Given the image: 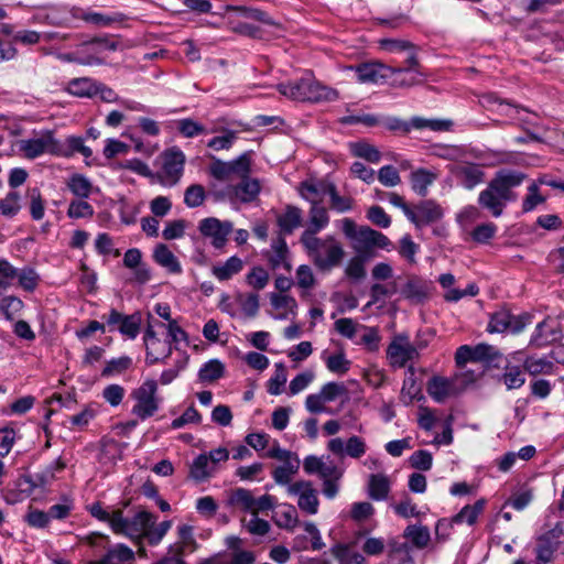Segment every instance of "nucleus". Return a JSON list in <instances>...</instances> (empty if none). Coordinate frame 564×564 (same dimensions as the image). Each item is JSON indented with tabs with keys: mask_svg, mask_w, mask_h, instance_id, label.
Listing matches in <instances>:
<instances>
[{
	"mask_svg": "<svg viewBox=\"0 0 564 564\" xmlns=\"http://www.w3.org/2000/svg\"><path fill=\"white\" fill-rule=\"evenodd\" d=\"M523 368L531 376L553 375L556 367L549 356L531 355L523 360Z\"/></svg>",
	"mask_w": 564,
	"mask_h": 564,
	"instance_id": "7c9ffc66",
	"label": "nucleus"
},
{
	"mask_svg": "<svg viewBox=\"0 0 564 564\" xmlns=\"http://www.w3.org/2000/svg\"><path fill=\"white\" fill-rule=\"evenodd\" d=\"M176 126L178 132L185 138H194L207 132L203 124L191 118L177 120Z\"/></svg>",
	"mask_w": 564,
	"mask_h": 564,
	"instance_id": "bf43d9fd",
	"label": "nucleus"
},
{
	"mask_svg": "<svg viewBox=\"0 0 564 564\" xmlns=\"http://www.w3.org/2000/svg\"><path fill=\"white\" fill-rule=\"evenodd\" d=\"M563 337L561 324L556 321L545 318L535 326L530 339V345L536 348H543L560 341Z\"/></svg>",
	"mask_w": 564,
	"mask_h": 564,
	"instance_id": "6ab92c4d",
	"label": "nucleus"
},
{
	"mask_svg": "<svg viewBox=\"0 0 564 564\" xmlns=\"http://www.w3.org/2000/svg\"><path fill=\"white\" fill-rule=\"evenodd\" d=\"M141 323L142 317L139 312L124 315L118 332L128 339H135L140 333Z\"/></svg>",
	"mask_w": 564,
	"mask_h": 564,
	"instance_id": "de8ad7c7",
	"label": "nucleus"
},
{
	"mask_svg": "<svg viewBox=\"0 0 564 564\" xmlns=\"http://www.w3.org/2000/svg\"><path fill=\"white\" fill-rule=\"evenodd\" d=\"M273 520L279 528L294 529L299 522L297 511L294 506L283 503L274 512Z\"/></svg>",
	"mask_w": 564,
	"mask_h": 564,
	"instance_id": "58836bf2",
	"label": "nucleus"
},
{
	"mask_svg": "<svg viewBox=\"0 0 564 564\" xmlns=\"http://www.w3.org/2000/svg\"><path fill=\"white\" fill-rule=\"evenodd\" d=\"M410 465L419 470L427 471L432 468L433 456L429 451H415L409 458Z\"/></svg>",
	"mask_w": 564,
	"mask_h": 564,
	"instance_id": "338daca9",
	"label": "nucleus"
},
{
	"mask_svg": "<svg viewBox=\"0 0 564 564\" xmlns=\"http://www.w3.org/2000/svg\"><path fill=\"white\" fill-rule=\"evenodd\" d=\"M242 269L243 261L239 257L232 256L224 263L214 265L212 273L218 281H227L238 274Z\"/></svg>",
	"mask_w": 564,
	"mask_h": 564,
	"instance_id": "f704fd0d",
	"label": "nucleus"
},
{
	"mask_svg": "<svg viewBox=\"0 0 564 564\" xmlns=\"http://www.w3.org/2000/svg\"><path fill=\"white\" fill-rule=\"evenodd\" d=\"M183 545L174 543L169 546V554L152 564H186L183 557Z\"/></svg>",
	"mask_w": 564,
	"mask_h": 564,
	"instance_id": "774afa93",
	"label": "nucleus"
},
{
	"mask_svg": "<svg viewBox=\"0 0 564 564\" xmlns=\"http://www.w3.org/2000/svg\"><path fill=\"white\" fill-rule=\"evenodd\" d=\"M253 496L250 490L245 488L235 489L228 499L230 506L237 507L245 512H252L253 510Z\"/></svg>",
	"mask_w": 564,
	"mask_h": 564,
	"instance_id": "09e8293b",
	"label": "nucleus"
},
{
	"mask_svg": "<svg viewBox=\"0 0 564 564\" xmlns=\"http://www.w3.org/2000/svg\"><path fill=\"white\" fill-rule=\"evenodd\" d=\"M453 127V121L448 119H425L413 117L411 119V129H429L432 131H448Z\"/></svg>",
	"mask_w": 564,
	"mask_h": 564,
	"instance_id": "a18cd8bd",
	"label": "nucleus"
},
{
	"mask_svg": "<svg viewBox=\"0 0 564 564\" xmlns=\"http://www.w3.org/2000/svg\"><path fill=\"white\" fill-rule=\"evenodd\" d=\"M20 200V194L10 191L4 198H0V215L9 218L15 216L21 209Z\"/></svg>",
	"mask_w": 564,
	"mask_h": 564,
	"instance_id": "4d7b16f0",
	"label": "nucleus"
},
{
	"mask_svg": "<svg viewBox=\"0 0 564 564\" xmlns=\"http://www.w3.org/2000/svg\"><path fill=\"white\" fill-rule=\"evenodd\" d=\"M350 150L355 156L365 159L370 163H378L381 160L379 150L365 141L351 143Z\"/></svg>",
	"mask_w": 564,
	"mask_h": 564,
	"instance_id": "8fccbe9b",
	"label": "nucleus"
},
{
	"mask_svg": "<svg viewBox=\"0 0 564 564\" xmlns=\"http://www.w3.org/2000/svg\"><path fill=\"white\" fill-rule=\"evenodd\" d=\"M303 212L294 205H286L284 210L276 217L280 235H291L302 226Z\"/></svg>",
	"mask_w": 564,
	"mask_h": 564,
	"instance_id": "393cba45",
	"label": "nucleus"
},
{
	"mask_svg": "<svg viewBox=\"0 0 564 564\" xmlns=\"http://www.w3.org/2000/svg\"><path fill=\"white\" fill-rule=\"evenodd\" d=\"M237 132L234 130H225V134L212 138L207 142V147L215 150H229L237 140Z\"/></svg>",
	"mask_w": 564,
	"mask_h": 564,
	"instance_id": "69168bd1",
	"label": "nucleus"
},
{
	"mask_svg": "<svg viewBox=\"0 0 564 564\" xmlns=\"http://www.w3.org/2000/svg\"><path fill=\"white\" fill-rule=\"evenodd\" d=\"M364 252L360 251L357 256L352 257L346 267V275L351 280L359 281L366 276L365 263L368 257Z\"/></svg>",
	"mask_w": 564,
	"mask_h": 564,
	"instance_id": "5fc2aeb1",
	"label": "nucleus"
},
{
	"mask_svg": "<svg viewBox=\"0 0 564 564\" xmlns=\"http://www.w3.org/2000/svg\"><path fill=\"white\" fill-rule=\"evenodd\" d=\"M485 506V499H479L474 505H467L452 518V522L455 524L467 523L468 525H474L478 517L482 513Z\"/></svg>",
	"mask_w": 564,
	"mask_h": 564,
	"instance_id": "c9c22d12",
	"label": "nucleus"
},
{
	"mask_svg": "<svg viewBox=\"0 0 564 564\" xmlns=\"http://www.w3.org/2000/svg\"><path fill=\"white\" fill-rule=\"evenodd\" d=\"M230 193L241 203L253 202L260 193V184L256 178H242V181L234 186L229 187Z\"/></svg>",
	"mask_w": 564,
	"mask_h": 564,
	"instance_id": "2f4dec72",
	"label": "nucleus"
},
{
	"mask_svg": "<svg viewBox=\"0 0 564 564\" xmlns=\"http://www.w3.org/2000/svg\"><path fill=\"white\" fill-rule=\"evenodd\" d=\"M330 554L337 560L338 564H366L365 556L351 549L349 544L336 543L330 550Z\"/></svg>",
	"mask_w": 564,
	"mask_h": 564,
	"instance_id": "473e14b6",
	"label": "nucleus"
},
{
	"mask_svg": "<svg viewBox=\"0 0 564 564\" xmlns=\"http://www.w3.org/2000/svg\"><path fill=\"white\" fill-rule=\"evenodd\" d=\"M290 496L297 498V506L301 511L307 514H316L318 512L319 500L317 490L313 487V484L308 480H299L292 482L286 488Z\"/></svg>",
	"mask_w": 564,
	"mask_h": 564,
	"instance_id": "4468645a",
	"label": "nucleus"
},
{
	"mask_svg": "<svg viewBox=\"0 0 564 564\" xmlns=\"http://www.w3.org/2000/svg\"><path fill=\"white\" fill-rule=\"evenodd\" d=\"M560 543L561 541H557L556 535L550 531L540 535L536 540L535 546L536 564H546L551 562Z\"/></svg>",
	"mask_w": 564,
	"mask_h": 564,
	"instance_id": "bb28decb",
	"label": "nucleus"
},
{
	"mask_svg": "<svg viewBox=\"0 0 564 564\" xmlns=\"http://www.w3.org/2000/svg\"><path fill=\"white\" fill-rule=\"evenodd\" d=\"M153 260L170 273H182V265L175 254L164 243H159L153 250Z\"/></svg>",
	"mask_w": 564,
	"mask_h": 564,
	"instance_id": "c85d7f7f",
	"label": "nucleus"
},
{
	"mask_svg": "<svg viewBox=\"0 0 564 564\" xmlns=\"http://www.w3.org/2000/svg\"><path fill=\"white\" fill-rule=\"evenodd\" d=\"M224 373L225 365L218 359H210L200 367L198 379L202 382H214L220 379Z\"/></svg>",
	"mask_w": 564,
	"mask_h": 564,
	"instance_id": "c03bdc74",
	"label": "nucleus"
},
{
	"mask_svg": "<svg viewBox=\"0 0 564 564\" xmlns=\"http://www.w3.org/2000/svg\"><path fill=\"white\" fill-rule=\"evenodd\" d=\"M430 292V283L417 275H411L402 286L400 294L412 303L424 302Z\"/></svg>",
	"mask_w": 564,
	"mask_h": 564,
	"instance_id": "b1692460",
	"label": "nucleus"
},
{
	"mask_svg": "<svg viewBox=\"0 0 564 564\" xmlns=\"http://www.w3.org/2000/svg\"><path fill=\"white\" fill-rule=\"evenodd\" d=\"M300 464L301 463L299 457L295 456L291 460L284 462L283 465L278 466L272 471L274 481L279 485H292L291 480L293 476L299 471Z\"/></svg>",
	"mask_w": 564,
	"mask_h": 564,
	"instance_id": "ea45409f",
	"label": "nucleus"
},
{
	"mask_svg": "<svg viewBox=\"0 0 564 564\" xmlns=\"http://www.w3.org/2000/svg\"><path fill=\"white\" fill-rule=\"evenodd\" d=\"M546 196L540 193V188L538 187L536 182H532L528 187V194L522 203V210L524 213L532 212L539 205L545 203Z\"/></svg>",
	"mask_w": 564,
	"mask_h": 564,
	"instance_id": "13d9d810",
	"label": "nucleus"
},
{
	"mask_svg": "<svg viewBox=\"0 0 564 564\" xmlns=\"http://www.w3.org/2000/svg\"><path fill=\"white\" fill-rule=\"evenodd\" d=\"M380 43V46L381 48L390 52V53H400V52H404V51H408L409 52V56L406 58V64L409 65V67L404 68L405 73H411L413 72L414 75H411V78L409 80H404L403 83H405L406 85H414L417 83V79H416V76L420 75V72L415 69V67L417 66V58H416V53H415V46L409 42V41H405V40H400V39H382L379 41Z\"/></svg>",
	"mask_w": 564,
	"mask_h": 564,
	"instance_id": "a211bd4d",
	"label": "nucleus"
},
{
	"mask_svg": "<svg viewBox=\"0 0 564 564\" xmlns=\"http://www.w3.org/2000/svg\"><path fill=\"white\" fill-rule=\"evenodd\" d=\"M129 501L120 507L106 509L99 501L88 506L90 516L98 521L108 523L116 535L124 536L132 543L147 540L150 546L159 545L172 528V521L164 520L156 524V517L140 508L128 509Z\"/></svg>",
	"mask_w": 564,
	"mask_h": 564,
	"instance_id": "f257e3e1",
	"label": "nucleus"
},
{
	"mask_svg": "<svg viewBox=\"0 0 564 564\" xmlns=\"http://www.w3.org/2000/svg\"><path fill=\"white\" fill-rule=\"evenodd\" d=\"M237 302L247 317H254L259 312V295L257 293L238 294Z\"/></svg>",
	"mask_w": 564,
	"mask_h": 564,
	"instance_id": "052dcab7",
	"label": "nucleus"
},
{
	"mask_svg": "<svg viewBox=\"0 0 564 564\" xmlns=\"http://www.w3.org/2000/svg\"><path fill=\"white\" fill-rule=\"evenodd\" d=\"M419 348H423V346L416 347L411 344L406 334L395 335L387 348L389 364L394 368L405 367L409 361L419 357Z\"/></svg>",
	"mask_w": 564,
	"mask_h": 564,
	"instance_id": "1a4fd4ad",
	"label": "nucleus"
},
{
	"mask_svg": "<svg viewBox=\"0 0 564 564\" xmlns=\"http://www.w3.org/2000/svg\"><path fill=\"white\" fill-rule=\"evenodd\" d=\"M274 375L269 379L267 391L271 395H279L283 392V387L286 383V368L282 362L275 364Z\"/></svg>",
	"mask_w": 564,
	"mask_h": 564,
	"instance_id": "3c124183",
	"label": "nucleus"
},
{
	"mask_svg": "<svg viewBox=\"0 0 564 564\" xmlns=\"http://www.w3.org/2000/svg\"><path fill=\"white\" fill-rule=\"evenodd\" d=\"M270 275L262 267H253L246 276L247 283L256 290H263L269 283Z\"/></svg>",
	"mask_w": 564,
	"mask_h": 564,
	"instance_id": "e2e57ef3",
	"label": "nucleus"
},
{
	"mask_svg": "<svg viewBox=\"0 0 564 564\" xmlns=\"http://www.w3.org/2000/svg\"><path fill=\"white\" fill-rule=\"evenodd\" d=\"M441 207L432 200H425L414 209L411 208V214L408 219L416 227H422L438 220L442 217Z\"/></svg>",
	"mask_w": 564,
	"mask_h": 564,
	"instance_id": "4be33fe9",
	"label": "nucleus"
},
{
	"mask_svg": "<svg viewBox=\"0 0 564 564\" xmlns=\"http://www.w3.org/2000/svg\"><path fill=\"white\" fill-rule=\"evenodd\" d=\"M343 231L347 238L354 241V249L357 252L368 251L371 248L387 249L391 245L390 239L382 232L368 226L357 228L349 218L343 220Z\"/></svg>",
	"mask_w": 564,
	"mask_h": 564,
	"instance_id": "423d86ee",
	"label": "nucleus"
},
{
	"mask_svg": "<svg viewBox=\"0 0 564 564\" xmlns=\"http://www.w3.org/2000/svg\"><path fill=\"white\" fill-rule=\"evenodd\" d=\"M206 198L205 188L199 184L188 186L184 193V204L189 208L200 206Z\"/></svg>",
	"mask_w": 564,
	"mask_h": 564,
	"instance_id": "680f3d73",
	"label": "nucleus"
},
{
	"mask_svg": "<svg viewBox=\"0 0 564 564\" xmlns=\"http://www.w3.org/2000/svg\"><path fill=\"white\" fill-rule=\"evenodd\" d=\"M67 187L77 198H88L93 192V184L83 174H73L67 181Z\"/></svg>",
	"mask_w": 564,
	"mask_h": 564,
	"instance_id": "37998d69",
	"label": "nucleus"
},
{
	"mask_svg": "<svg viewBox=\"0 0 564 564\" xmlns=\"http://www.w3.org/2000/svg\"><path fill=\"white\" fill-rule=\"evenodd\" d=\"M449 172L458 185L469 191L485 182V172L476 163L459 162L452 165Z\"/></svg>",
	"mask_w": 564,
	"mask_h": 564,
	"instance_id": "f3484780",
	"label": "nucleus"
},
{
	"mask_svg": "<svg viewBox=\"0 0 564 564\" xmlns=\"http://www.w3.org/2000/svg\"><path fill=\"white\" fill-rule=\"evenodd\" d=\"M403 538L409 540L416 549H424L431 541V533L427 527L411 524L404 529Z\"/></svg>",
	"mask_w": 564,
	"mask_h": 564,
	"instance_id": "4c0bfd02",
	"label": "nucleus"
},
{
	"mask_svg": "<svg viewBox=\"0 0 564 564\" xmlns=\"http://www.w3.org/2000/svg\"><path fill=\"white\" fill-rule=\"evenodd\" d=\"M349 70H354L357 80L361 84H379L384 82L391 73H402L404 69L391 68L379 62H366L357 65L348 66Z\"/></svg>",
	"mask_w": 564,
	"mask_h": 564,
	"instance_id": "f8f14e48",
	"label": "nucleus"
},
{
	"mask_svg": "<svg viewBox=\"0 0 564 564\" xmlns=\"http://www.w3.org/2000/svg\"><path fill=\"white\" fill-rule=\"evenodd\" d=\"M198 230L203 237L210 239L215 249H223L228 241V236L234 230V225L229 220L207 217L199 221Z\"/></svg>",
	"mask_w": 564,
	"mask_h": 564,
	"instance_id": "9d476101",
	"label": "nucleus"
},
{
	"mask_svg": "<svg viewBox=\"0 0 564 564\" xmlns=\"http://www.w3.org/2000/svg\"><path fill=\"white\" fill-rule=\"evenodd\" d=\"M132 366V359L129 356H121L112 358L107 361L105 368L101 371L102 377H113L123 373Z\"/></svg>",
	"mask_w": 564,
	"mask_h": 564,
	"instance_id": "6e6d98bb",
	"label": "nucleus"
},
{
	"mask_svg": "<svg viewBox=\"0 0 564 564\" xmlns=\"http://www.w3.org/2000/svg\"><path fill=\"white\" fill-rule=\"evenodd\" d=\"M290 251L283 236L279 235L272 240L270 250L267 252V259L273 270L283 268L286 271L291 270L289 260Z\"/></svg>",
	"mask_w": 564,
	"mask_h": 564,
	"instance_id": "5701e85b",
	"label": "nucleus"
},
{
	"mask_svg": "<svg viewBox=\"0 0 564 564\" xmlns=\"http://www.w3.org/2000/svg\"><path fill=\"white\" fill-rule=\"evenodd\" d=\"M500 380L508 390H513L519 389L524 384L525 377L519 366H507Z\"/></svg>",
	"mask_w": 564,
	"mask_h": 564,
	"instance_id": "603ef678",
	"label": "nucleus"
},
{
	"mask_svg": "<svg viewBox=\"0 0 564 564\" xmlns=\"http://www.w3.org/2000/svg\"><path fill=\"white\" fill-rule=\"evenodd\" d=\"M435 176L433 173L420 169L411 174L412 188L421 196H425L427 187L434 182Z\"/></svg>",
	"mask_w": 564,
	"mask_h": 564,
	"instance_id": "864d4df0",
	"label": "nucleus"
},
{
	"mask_svg": "<svg viewBox=\"0 0 564 564\" xmlns=\"http://www.w3.org/2000/svg\"><path fill=\"white\" fill-rule=\"evenodd\" d=\"M307 256L323 271L337 267L344 258V249L334 236L300 238Z\"/></svg>",
	"mask_w": 564,
	"mask_h": 564,
	"instance_id": "20e7f679",
	"label": "nucleus"
},
{
	"mask_svg": "<svg viewBox=\"0 0 564 564\" xmlns=\"http://www.w3.org/2000/svg\"><path fill=\"white\" fill-rule=\"evenodd\" d=\"M97 80L90 77H78L70 79L65 91L79 98H91L97 95Z\"/></svg>",
	"mask_w": 564,
	"mask_h": 564,
	"instance_id": "c756f323",
	"label": "nucleus"
},
{
	"mask_svg": "<svg viewBox=\"0 0 564 564\" xmlns=\"http://www.w3.org/2000/svg\"><path fill=\"white\" fill-rule=\"evenodd\" d=\"M326 447L339 458L347 456L352 459H360L368 449L366 441L358 435H351L346 441L341 437H334L328 441Z\"/></svg>",
	"mask_w": 564,
	"mask_h": 564,
	"instance_id": "2eb2a0df",
	"label": "nucleus"
},
{
	"mask_svg": "<svg viewBox=\"0 0 564 564\" xmlns=\"http://www.w3.org/2000/svg\"><path fill=\"white\" fill-rule=\"evenodd\" d=\"M135 552L124 543L108 545L97 560L98 564H135Z\"/></svg>",
	"mask_w": 564,
	"mask_h": 564,
	"instance_id": "412c9836",
	"label": "nucleus"
},
{
	"mask_svg": "<svg viewBox=\"0 0 564 564\" xmlns=\"http://www.w3.org/2000/svg\"><path fill=\"white\" fill-rule=\"evenodd\" d=\"M185 154L178 148L166 150L162 154V167L158 173L160 183L163 186L172 187L176 185L184 172Z\"/></svg>",
	"mask_w": 564,
	"mask_h": 564,
	"instance_id": "6e6552de",
	"label": "nucleus"
},
{
	"mask_svg": "<svg viewBox=\"0 0 564 564\" xmlns=\"http://www.w3.org/2000/svg\"><path fill=\"white\" fill-rule=\"evenodd\" d=\"M391 489V481L384 474H371L368 478L367 494L376 501L386 500Z\"/></svg>",
	"mask_w": 564,
	"mask_h": 564,
	"instance_id": "cd10ccee",
	"label": "nucleus"
},
{
	"mask_svg": "<svg viewBox=\"0 0 564 564\" xmlns=\"http://www.w3.org/2000/svg\"><path fill=\"white\" fill-rule=\"evenodd\" d=\"M232 175L247 178L251 167V152H245L237 159L229 162Z\"/></svg>",
	"mask_w": 564,
	"mask_h": 564,
	"instance_id": "0e129e2a",
	"label": "nucleus"
},
{
	"mask_svg": "<svg viewBox=\"0 0 564 564\" xmlns=\"http://www.w3.org/2000/svg\"><path fill=\"white\" fill-rule=\"evenodd\" d=\"M77 53L79 55V58L85 61L86 63H80V65L84 66H95V65H102L104 58L100 56V53L94 42V40L84 42L80 45L77 46Z\"/></svg>",
	"mask_w": 564,
	"mask_h": 564,
	"instance_id": "79ce46f5",
	"label": "nucleus"
},
{
	"mask_svg": "<svg viewBox=\"0 0 564 564\" xmlns=\"http://www.w3.org/2000/svg\"><path fill=\"white\" fill-rule=\"evenodd\" d=\"M82 20L87 23L106 28L110 26L115 23H120L126 20V15L121 12H112V13H99V12H88L83 13L80 15Z\"/></svg>",
	"mask_w": 564,
	"mask_h": 564,
	"instance_id": "a19ab883",
	"label": "nucleus"
},
{
	"mask_svg": "<svg viewBox=\"0 0 564 564\" xmlns=\"http://www.w3.org/2000/svg\"><path fill=\"white\" fill-rule=\"evenodd\" d=\"M281 95L295 101L321 102L338 99V91L317 82L312 74L278 85Z\"/></svg>",
	"mask_w": 564,
	"mask_h": 564,
	"instance_id": "7ed1b4c3",
	"label": "nucleus"
},
{
	"mask_svg": "<svg viewBox=\"0 0 564 564\" xmlns=\"http://www.w3.org/2000/svg\"><path fill=\"white\" fill-rule=\"evenodd\" d=\"M476 379L477 375L473 371L457 373L452 378L434 376L429 380L426 390L435 402L443 403L447 399L460 394Z\"/></svg>",
	"mask_w": 564,
	"mask_h": 564,
	"instance_id": "39448f33",
	"label": "nucleus"
},
{
	"mask_svg": "<svg viewBox=\"0 0 564 564\" xmlns=\"http://www.w3.org/2000/svg\"><path fill=\"white\" fill-rule=\"evenodd\" d=\"M529 323L530 317L528 315L514 316L507 310H500L490 316L487 332L494 334L510 330L513 334H519Z\"/></svg>",
	"mask_w": 564,
	"mask_h": 564,
	"instance_id": "ddd939ff",
	"label": "nucleus"
},
{
	"mask_svg": "<svg viewBox=\"0 0 564 564\" xmlns=\"http://www.w3.org/2000/svg\"><path fill=\"white\" fill-rule=\"evenodd\" d=\"M527 178L523 172L502 169L499 170L487 187L478 195V204L488 210L495 218L500 217L509 202L518 198L513 188L520 186Z\"/></svg>",
	"mask_w": 564,
	"mask_h": 564,
	"instance_id": "f03ea898",
	"label": "nucleus"
},
{
	"mask_svg": "<svg viewBox=\"0 0 564 564\" xmlns=\"http://www.w3.org/2000/svg\"><path fill=\"white\" fill-rule=\"evenodd\" d=\"M329 217L325 207L319 203L311 204L310 208V224L308 227L302 232L301 238H308L316 236L319 231L328 226Z\"/></svg>",
	"mask_w": 564,
	"mask_h": 564,
	"instance_id": "a878e982",
	"label": "nucleus"
},
{
	"mask_svg": "<svg viewBox=\"0 0 564 564\" xmlns=\"http://www.w3.org/2000/svg\"><path fill=\"white\" fill-rule=\"evenodd\" d=\"M329 186H333V183L305 181L300 185V195L311 204L319 203L322 196L328 195Z\"/></svg>",
	"mask_w": 564,
	"mask_h": 564,
	"instance_id": "72a5a7b5",
	"label": "nucleus"
},
{
	"mask_svg": "<svg viewBox=\"0 0 564 564\" xmlns=\"http://www.w3.org/2000/svg\"><path fill=\"white\" fill-rule=\"evenodd\" d=\"M56 139L52 131H45L40 135L19 141V151L25 159L33 160L45 153L54 155Z\"/></svg>",
	"mask_w": 564,
	"mask_h": 564,
	"instance_id": "dca6fc26",
	"label": "nucleus"
},
{
	"mask_svg": "<svg viewBox=\"0 0 564 564\" xmlns=\"http://www.w3.org/2000/svg\"><path fill=\"white\" fill-rule=\"evenodd\" d=\"M216 468L209 462L207 454H199L192 463L189 477L197 482L207 480Z\"/></svg>",
	"mask_w": 564,
	"mask_h": 564,
	"instance_id": "e433bc0d",
	"label": "nucleus"
},
{
	"mask_svg": "<svg viewBox=\"0 0 564 564\" xmlns=\"http://www.w3.org/2000/svg\"><path fill=\"white\" fill-rule=\"evenodd\" d=\"M158 383L155 380H145L139 388L131 393L135 401L132 408V414L144 421L159 410V398L156 397Z\"/></svg>",
	"mask_w": 564,
	"mask_h": 564,
	"instance_id": "0eeeda50",
	"label": "nucleus"
},
{
	"mask_svg": "<svg viewBox=\"0 0 564 564\" xmlns=\"http://www.w3.org/2000/svg\"><path fill=\"white\" fill-rule=\"evenodd\" d=\"M54 155L72 158L76 153L82 154L86 160L93 156V150L85 145V139L79 135H68L64 141L56 139Z\"/></svg>",
	"mask_w": 564,
	"mask_h": 564,
	"instance_id": "aec40b11",
	"label": "nucleus"
},
{
	"mask_svg": "<svg viewBox=\"0 0 564 564\" xmlns=\"http://www.w3.org/2000/svg\"><path fill=\"white\" fill-rule=\"evenodd\" d=\"M87 198H76L70 200L67 208V216L70 219H89L94 216L95 209Z\"/></svg>",
	"mask_w": 564,
	"mask_h": 564,
	"instance_id": "49530a36",
	"label": "nucleus"
},
{
	"mask_svg": "<svg viewBox=\"0 0 564 564\" xmlns=\"http://www.w3.org/2000/svg\"><path fill=\"white\" fill-rule=\"evenodd\" d=\"M145 347V362L149 366L155 365L172 354L171 341L158 337L154 326L148 323L143 335Z\"/></svg>",
	"mask_w": 564,
	"mask_h": 564,
	"instance_id": "9b49d317",
	"label": "nucleus"
}]
</instances>
